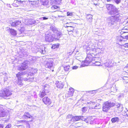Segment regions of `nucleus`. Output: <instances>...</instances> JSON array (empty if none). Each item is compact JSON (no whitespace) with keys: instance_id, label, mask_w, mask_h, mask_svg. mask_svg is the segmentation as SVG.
<instances>
[{"instance_id":"nucleus-61","label":"nucleus","mask_w":128,"mask_h":128,"mask_svg":"<svg viewBox=\"0 0 128 128\" xmlns=\"http://www.w3.org/2000/svg\"><path fill=\"white\" fill-rule=\"evenodd\" d=\"M107 2L111 1L112 0H106Z\"/></svg>"},{"instance_id":"nucleus-32","label":"nucleus","mask_w":128,"mask_h":128,"mask_svg":"<svg viewBox=\"0 0 128 128\" xmlns=\"http://www.w3.org/2000/svg\"><path fill=\"white\" fill-rule=\"evenodd\" d=\"M111 92H116L117 90V89L116 88L115 86L114 87H111Z\"/></svg>"},{"instance_id":"nucleus-58","label":"nucleus","mask_w":128,"mask_h":128,"mask_svg":"<svg viewBox=\"0 0 128 128\" xmlns=\"http://www.w3.org/2000/svg\"><path fill=\"white\" fill-rule=\"evenodd\" d=\"M127 78H128V77H124L123 78V79L124 80H125Z\"/></svg>"},{"instance_id":"nucleus-50","label":"nucleus","mask_w":128,"mask_h":128,"mask_svg":"<svg viewBox=\"0 0 128 128\" xmlns=\"http://www.w3.org/2000/svg\"><path fill=\"white\" fill-rule=\"evenodd\" d=\"M122 46H123L125 48L128 47V43H126L123 45H122Z\"/></svg>"},{"instance_id":"nucleus-13","label":"nucleus","mask_w":128,"mask_h":128,"mask_svg":"<svg viewBox=\"0 0 128 128\" xmlns=\"http://www.w3.org/2000/svg\"><path fill=\"white\" fill-rule=\"evenodd\" d=\"M107 22L108 24L109 25H111L112 24H114L115 22L113 16H111L108 17L107 19Z\"/></svg>"},{"instance_id":"nucleus-18","label":"nucleus","mask_w":128,"mask_h":128,"mask_svg":"<svg viewBox=\"0 0 128 128\" xmlns=\"http://www.w3.org/2000/svg\"><path fill=\"white\" fill-rule=\"evenodd\" d=\"M32 116L29 114L28 112H26L24 113V114L22 116V118L23 119H26L27 118H30Z\"/></svg>"},{"instance_id":"nucleus-31","label":"nucleus","mask_w":128,"mask_h":128,"mask_svg":"<svg viewBox=\"0 0 128 128\" xmlns=\"http://www.w3.org/2000/svg\"><path fill=\"white\" fill-rule=\"evenodd\" d=\"M17 83L20 86L22 85V80L21 79H18L17 81Z\"/></svg>"},{"instance_id":"nucleus-11","label":"nucleus","mask_w":128,"mask_h":128,"mask_svg":"<svg viewBox=\"0 0 128 128\" xmlns=\"http://www.w3.org/2000/svg\"><path fill=\"white\" fill-rule=\"evenodd\" d=\"M74 91V89L72 88H70L69 89V91L66 94V96L67 97H71L72 96L73 94V93Z\"/></svg>"},{"instance_id":"nucleus-2","label":"nucleus","mask_w":128,"mask_h":128,"mask_svg":"<svg viewBox=\"0 0 128 128\" xmlns=\"http://www.w3.org/2000/svg\"><path fill=\"white\" fill-rule=\"evenodd\" d=\"M12 94L10 90L7 88H5L0 92V96L5 99H8Z\"/></svg>"},{"instance_id":"nucleus-37","label":"nucleus","mask_w":128,"mask_h":128,"mask_svg":"<svg viewBox=\"0 0 128 128\" xmlns=\"http://www.w3.org/2000/svg\"><path fill=\"white\" fill-rule=\"evenodd\" d=\"M70 68V66L68 65L64 67V70L66 71H68Z\"/></svg>"},{"instance_id":"nucleus-53","label":"nucleus","mask_w":128,"mask_h":128,"mask_svg":"<svg viewBox=\"0 0 128 128\" xmlns=\"http://www.w3.org/2000/svg\"><path fill=\"white\" fill-rule=\"evenodd\" d=\"M123 96V94H121V93L118 94V96L119 98H120L121 97Z\"/></svg>"},{"instance_id":"nucleus-33","label":"nucleus","mask_w":128,"mask_h":128,"mask_svg":"<svg viewBox=\"0 0 128 128\" xmlns=\"http://www.w3.org/2000/svg\"><path fill=\"white\" fill-rule=\"evenodd\" d=\"M67 28L68 31L71 32L73 30L74 27L73 26H71L70 27H67Z\"/></svg>"},{"instance_id":"nucleus-5","label":"nucleus","mask_w":128,"mask_h":128,"mask_svg":"<svg viewBox=\"0 0 128 128\" xmlns=\"http://www.w3.org/2000/svg\"><path fill=\"white\" fill-rule=\"evenodd\" d=\"M54 38V35L50 32L45 34V40L49 42H52Z\"/></svg>"},{"instance_id":"nucleus-28","label":"nucleus","mask_w":128,"mask_h":128,"mask_svg":"<svg viewBox=\"0 0 128 128\" xmlns=\"http://www.w3.org/2000/svg\"><path fill=\"white\" fill-rule=\"evenodd\" d=\"M22 2L21 0L20 1H18V0H15L14 1V2L13 4V5L14 6L16 7H18V5L17 4H15V3H17V4H18L19 2L20 3H22Z\"/></svg>"},{"instance_id":"nucleus-25","label":"nucleus","mask_w":128,"mask_h":128,"mask_svg":"<svg viewBox=\"0 0 128 128\" xmlns=\"http://www.w3.org/2000/svg\"><path fill=\"white\" fill-rule=\"evenodd\" d=\"M119 121V119L118 117L113 118L111 119V121L113 123H114L115 122H118Z\"/></svg>"},{"instance_id":"nucleus-19","label":"nucleus","mask_w":128,"mask_h":128,"mask_svg":"<svg viewBox=\"0 0 128 128\" xmlns=\"http://www.w3.org/2000/svg\"><path fill=\"white\" fill-rule=\"evenodd\" d=\"M106 6L107 9L110 11L115 6L112 4H106Z\"/></svg>"},{"instance_id":"nucleus-26","label":"nucleus","mask_w":128,"mask_h":128,"mask_svg":"<svg viewBox=\"0 0 128 128\" xmlns=\"http://www.w3.org/2000/svg\"><path fill=\"white\" fill-rule=\"evenodd\" d=\"M42 4L44 6H46L48 4V0H41Z\"/></svg>"},{"instance_id":"nucleus-29","label":"nucleus","mask_w":128,"mask_h":128,"mask_svg":"<svg viewBox=\"0 0 128 128\" xmlns=\"http://www.w3.org/2000/svg\"><path fill=\"white\" fill-rule=\"evenodd\" d=\"M23 72H19L16 74V76L18 78V79H21V76L23 74Z\"/></svg>"},{"instance_id":"nucleus-48","label":"nucleus","mask_w":128,"mask_h":128,"mask_svg":"<svg viewBox=\"0 0 128 128\" xmlns=\"http://www.w3.org/2000/svg\"><path fill=\"white\" fill-rule=\"evenodd\" d=\"M72 116L71 115V114H68V116H67V118H68V119H71V118H72Z\"/></svg>"},{"instance_id":"nucleus-34","label":"nucleus","mask_w":128,"mask_h":128,"mask_svg":"<svg viewBox=\"0 0 128 128\" xmlns=\"http://www.w3.org/2000/svg\"><path fill=\"white\" fill-rule=\"evenodd\" d=\"M18 29L21 33H22L24 31V28L23 26L20 27L18 28Z\"/></svg>"},{"instance_id":"nucleus-57","label":"nucleus","mask_w":128,"mask_h":128,"mask_svg":"<svg viewBox=\"0 0 128 128\" xmlns=\"http://www.w3.org/2000/svg\"><path fill=\"white\" fill-rule=\"evenodd\" d=\"M4 127V125L3 124H0V128H3Z\"/></svg>"},{"instance_id":"nucleus-24","label":"nucleus","mask_w":128,"mask_h":128,"mask_svg":"<svg viewBox=\"0 0 128 128\" xmlns=\"http://www.w3.org/2000/svg\"><path fill=\"white\" fill-rule=\"evenodd\" d=\"M36 57L35 56L31 57L30 59L29 62L31 63H33L35 62L36 60Z\"/></svg>"},{"instance_id":"nucleus-14","label":"nucleus","mask_w":128,"mask_h":128,"mask_svg":"<svg viewBox=\"0 0 128 128\" xmlns=\"http://www.w3.org/2000/svg\"><path fill=\"white\" fill-rule=\"evenodd\" d=\"M119 10L115 6L111 10V11L110 12V14L111 15L116 14H118Z\"/></svg>"},{"instance_id":"nucleus-23","label":"nucleus","mask_w":128,"mask_h":128,"mask_svg":"<svg viewBox=\"0 0 128 128\" xmlns=\"http://www.w3.org/2000/svg\"><path fill=\"white\" fill-rule=\"evenodd\" d=\"M92 15L90 14H88L86 16L87 20L90 22H91L92 20Z\"/></svg>"},{"instance_id":"nucleus-1","label":"nucleus","mask_w":128,"mask_h":128,"mask_svg":"<svg viewBox=\"0 0 128 128\" xmlns=\"http://www.w3.org/2000/svg\"><path fill=\"white\" fill-rule=\"evenodd\" d=\"M94 40H91L84 46V48L86 50L87 57L86 60L82 62V64L80 66L81 67L88 66L89 63L92 61L93 55H95L94 53L96 51L95 46L92 45V43Z\"/></svg>"},{"instance_id":"nucleus-41","label":"nucleus","mask_w":128,"mask_h":128,"mask_svg":"<svg viewBox=\"0 0 128 128\" xmlns=\"http://www.w3.org/2000/svg\"><path fill=\"white\" fill-rule=\"evenodd\" d=\"M87 108L84 107L82 108V110L83 112H84L87 110Z\"/></svg>"},{"instance_id":"nucleus-55","label":"nucleus","mask_w":128,"mask_h":128,"mask_svg":"<svg viewBox=\"0 0 128 128\" xmlns=\"http://www.w3.org/2000/svg\"><path fill=\"white\" fill-rule=\"evenodd\" d=\"M58 7L56 6H52V9L54 8V9H56L58 8Z\"/></svg>"},{"instance_id":"nucleus-46","label":"nucleus","mask_w":128,"mask_h":128,"mask_svg":"<svg viewBox=\"0 0 128 128\" xmlns=\"http://www.w3.org/2000/svg\"><path fill=\"white\" fill-rule=\"evenodd\" d=\"M15 128H24V126L23 125H20L19 126H16Z\"/></svg>"},{"instance_id":"nucleus-43","label":"nucleus","mask_w":128,"mask_h":128,"mask_svg":"<svg viewBox=\"0 0 128 128\" xmlns=\"http://www.w3.org/2000/svg\"><path fill=\"white\" fill-rule=\"evenodd\" d=\"M16 26L20 24L21 23V22L19 20H16Z\"/></svg>"},{"instance_id":"nucleus-6","label":"nucleus","mask_w":128,"mask_h":128,"mask_svg":"<svg viewBox=\"0 0 128 128\" xmlns=\"http://www.w3.org/2000/svg\"><path fill=\"white\" fill-rule=\"evenodd\" d=\"M53 63V60L51 59L46 60L44 62L46 67L50 68L52 67Z\"/></svg>"},{"instance_id":"nucleus-45","label":"nucleus","mask_w":128,"mask_h":128,"mask_svg":"<svg viewBox=\"0 0 128 128\" xmlns=\"http://www.w3.org/2000/svg\"><path fill=\"white\" fill-rule=\"evenodd\" d=\"M30 4H31L33 5H35L36 4V2L35 1H30L29 2Z\"/></svg>"},{"instance_id":"nucleus-62","label":"nucleus","mask_w":128,"mask_h":128,"mask_svg":"<svg viewBox=\"0 0 128 128\" xmlns=\"http://www.w3.org/2000/svg\"><path fill=\"white\" fill-rule=\"evenodd\" d=\"M35 70V72H34V73H36L37 72V70L36 69Z\"/></svg>"},{"instance_id":"nucleus-59","label":"nucleus","mask_w":128,"mask_h":128,"mask_svg":"<svg viewBox=\"0 0 128 128\" xmlns=\"http://www.w3.org/2000/svg\"><path fill=\"white\" fill-rule=\"evenodd\" d=\"M125 68L128 71V66H127L125 67Z\"/></svg>"},{"instance_id":"nucleus-22","label":"nucleus","mask_w":128,"mask_h":128,"mask_svg":"<svg viewBox=\"0 0 128 128\" xmlns=\"http://www.w3.org/2000/svg\"><path fill=\"white\" fill-rule=\"evenodd\" d=\"M34 78H30L29 77L28 78H24L23 79L24 80H26L28 82H33L34 80Z\"/></svg>"},{"instance_id":"nucleus-27","label":"nucleus","mask_w":128,"mask_h":128,"mask_svg":"<svg viewBox=\"0 0 128 128\" xmlns=\"http://www.w3.org/2000/svg\"><path fill=\"white\" fill-rule=\"evenodd\" d=\"M73 23L72 22L69 23L67 22L66 24H65L64 25V26L66 28H67L70 27L71 26H73Z\"/></svg>"},{"instance_id":"nucleus-10","label":"nucleus","mask_w":128,"mask_h":128,"mask_svg":"<svg viewBox=\"0 0 128 128\" xmlns=\"http://www.w3.org/2000/svg\"><path fill=\"white\" fill-rule=\"evenodd\" d=\"M88 104L89 105L88 107L90 109H99L100 108V107L99 106L94 105L95 104V103L94 102H90L89 103H88Z\"/></svg>"},{"instance_id":"nucleus-47","label":"nucleus","mask_w":128,"mask_h":128,"mask_svg":"<svg viewBox=\"0 0 128 128\" xmlns=\"http://www.w3.org/2000/svg\"><path fill=\"white\" fill-rule=\"evenodd\" d=\"M82 125V124L81 123H77L76 126L78 127H79Z\"/></svg>"},{"instance_id":"nucleus-20","label":"nucleus","mask_w":128,"mask_h":128,"mask_svg":"<svg viewBox=\"0 0 128 128\" xmlns=\"http://www.w3.org/2000/svg\"><path fill=\"white\" fill-rule=\"evenodd\" d=\"M56 86L58 88H62L64 86L63 84L61 82H56Z\"/></svg>"},{"instance_id":"nucleus-4","label":"nucleus","mask_w":128,"mask_h":128,"mask_svg":"<svg viewBox=\"0 0 128 128\" xmlns=\"http://www.w3.org/2000/svg\"><path fill=\"white\" fill-rule=\"evenodd\" d=\"M124 30H122L120 32L121 34H123L124 32V36H119L118 37V40L120 42H122L124 40H123V39L125 38L128 40V32L124 31Z\"/></svg>"},{"instance_id":"nucleus-15","label":"nucleus","mask_w":128,"mask_h":128,"mask_svg":"<svg viewBox=\"0 0 128 128\" xmlns=\"http://www.w3.org/2000/svg\"><path fill=\"white\" fill-rule=\"evenodd\" d=\"M83 116H73L70 120V121L74 122V121H76L78 120H82V118H83Z\"/></svg>"},{"instance_id":"nucleus-8","label":"nucleus","mask_w":128,"mask_h":128,"mask_svg":"<svg viewBox=\"0 0 128 128\" xmlns=\"http://www.w3.org/2000/svg\"><path fill=\"white\" fill-rule=\"evenodd\" d=\"M28 62L26 61L22 63L21 66L18 68L19 70H26L28 67Z\"/></svg>"},{"instance_id":"nucleus-42","label":"nucleus","mask_w":128,"mask_h":128,"mask_svg":"<svg viewBox=\"0 0 128 128\" xmlns=\"http://www.w3.org/2000/svg\"><path fill=\"white\" fill-rule=\"evenodd\" d=\"M12 30V29H10L9 28H6V30L8 32L10 33L11 31Z\"/></svg>"},{"instance_id":"nucleus-52","label":"nucleus","mask_w":128,"mask_h":128,"mask_svg":"<svg viewBox=\"0 0 128 128\" xmlns=\"http://www.w3.org/2000/svg\"><path fill=\"white\" fill-rule=\"evenodd\" d=\"M48 19V18H47L46 17H43L41 18H40V20H47Z\"/></svg>"},{"instance_id":"nucleus-39","label":"nucleus","mask_w":128,"mask_h":128,"mask_svg":"<svg viewBox=\"0 0 128 128\" xmlns=\"http://www.w3.org/2000/svg\"><path fill=\"white\" fill-rule=\"evenodd\" d=\"M59 46V45L58 44H54L52 45V49H54L56 48H58Z\"/></svg>"},{"instance_id":"nucleus-54","label":"nucleus","mask_w":128,"mask_h":128,"mask_svg":"<svg viewBox=\"0 0 128 128\" xmlns=\"http://www.w3.org/2000/svg\"><path fill=\"white\" fill-rule=\"evenodd\" d=\"M11 126V124H9L8 125H7L5 128H10Z\"/></svg>"},{"instance_id":"nucleus-9","label":"nucleus","mask_w":128,"mask_h":128,"mask_svg":"<svg viewBox=\"0 0 128 128\" xmlns=\"http://www.w3.org/2000/svg\"><path fill=\"white\" fill-rule=\"evenodd\" d=\"M49 87V86L48 85L46 84L44 85V89L40 93V98H42L46 95L45 91L47 90V88H48Z\"/></svg>"},{"instance_id":"nucleus-12","label":"nucleus","mask_w":128,"mask_h":128,"mask_svg":"<svg viewBox=\"0 0 128 128\" xmlns=\"http://www.w3.org/2000/svg\"><path fill=\"white\" fill-rule=\"evenodd\" d=\"M42 101L46 104H50L52 103L51 100L48 97H45L42 99Z\"/></svg>"},{"instance_id":"nucleus-16","label":"nucleus","mask_w":128,"mask_h":128,"mask_svg":"<svg viewBox=\"0 0 128 128\" xmlns=\"http://www.w3.org/2000/svg\"><path fill=\"white\" fill-rule=\"evenodd\" d=\"M113 16L114 18L115 22L120 21L122 18L121 16H120V14H117L116 15Z\"/></svg>"},{"instance_id":"nucleus-40","label":"nucleus","mask_w":128,"mask_h":128,"mask_svg":"<svg viewBox=\"0 0 128 128\" xmlns=\"http://www.w3.org/2000/svg\"><path fill=\"white\" fill-rule=\"evenodd\" d=\"M10 23L11 24V25L12 26H16V21L12 22H10Z\"/></svg>"},{"instance_id":"nucleus-30","label":"nucleus","mask_w":128,"mask_h":128,"mask_svg":"<svg viewBox=\"0 0 128 128\" xmlns=\"http://www.w3.org/2000/svg\"><path fill=\"white\" fill-rule=\"evenodd\" d=\"M10 34L13 36H16V31L13 29H12L11 30Z\"/></svg>"},{"instance_id":"nucleus-17","label":"nucleus","mask_w":128,"mask_h":128,"mask_svg":"<svg viewBox=\"0 0 128 128\" xmlns=\"http://www.w3.org/2000/svg\"><path fill=\"white\" fill-rule=\"evenodd\" d=\"M6 113L4 109L2 107H0V117H3L5 116Z\"/></svg>"},{"instance_id":"nucleus-49","label":"nucleus","mask_w":128,"mask_h":128,"mask_svg":"<svg viewBox=\"0 0 128 128\" xmlns=\"http://www.w3.org/2000/svg\"><path fill=\"white\" fill-rule=\"evenodd\" d=\"M95 64L96 66H99L100 64V63L99 62H96Z\"/></svg>"},{"instance_id":"nucleus-36","label":"nucleus","mask_w":128,"mask_h":128,"mask_svg":"<svg viewBox=\"0 0 128 128\" xmlns=\"http://www.w3.org/2000/svg\"><path fill=\"white\" fill-rule=\"evenodd\" d=\"M55 33L56 34L57 36H60V35H61L62 34L61 32L60 31V30H57V31Z\"/></svg>"},{"instance_id":"nucleus-56","label":"nucleus","mask_w":128,"mask_h":128,"mask_svg":"<svg viewBox=\"0 0 128 128\" xmlns=\"http://www.w3.org/2000/svg\"><path fill=\"white\" fill-rule=\"evenodd\" d=\"M78 68V66H74L72 67L73 69H76L77 68Z\"/></svg>"},{"instance_id":"nucleus-7","label":"nucleus","mask_w":128,"mask_h":128,"mask_svg":"<svg viewBox=\"0 0 128 128\" xmlns=\"http://www.w3.org/2000/svg\"><path fill=\"white\" fill-rule=\"evenodd\" d=\"M82 120L85 121L87 123L92 124H93V121H94V119H93L92 116L88 118L83 117Z\"/></svg>"},{"instance_id":"nucleus-51","label":"nucleus","mask_w":128,"mask_h":128,"mask_svg":"<svg viewBox=\"0 0 128 128\" xmlns=\"http://www.w3.org/2000/svg\"><path fill=\"white\" fill-rule=\"evenodd\" d=\"M67 16H72V12H67Z\"/></svg>"},{"instance_id":"nucleus-21","label":"nucleus","mask_w":128,"mask_h":128,"mask_svg":"<svg viewBox=\"0 0 128 128\" xmlns=\"http://www.w3.org/2000/svg\"><path fill=\"white\" fill-rule=\"evenodd\" d=\"M117 106L119 111H122L123 110V107L122 104H118L117 105Z\"/></svg>"},{"instance_id":"nucleus-63","label":"nucleus","mask_w":128,"mask_h":128,"mask_svg":"<svg viewBox=\"0 0 128 128\" xmlns=\"http://www.w3.org/2000/svg\"><path fill=\"white\" fill-rule=\"evenodd\" d=\"M94 40V41H93V42H92V44H93V45H94V44H93V43H93V42H94V40Z\"/></svg>"},{"instance_id":"nucleus-60","label":"nucleus","mask_w":128,"mask_h":128,"mask_svg":"<svg viewBox=\"0 0 128 128\" xmlns=\"http://www.w3.org/2000/svg\"><path fill=\"white\" fill-rule=\"evenodd\" d=\"M73 52H70L69 53H70V54H71Z\"/></svg>"},{"instance_id":"nucleus-35","label":"nucleus","mask_w":128,"mask_h":128,"mask_svg":"<svg viewBox=\"0 0 128 128\" xmlns=\"http://www.w3.org/2000/svg\"><path fill=\"white\" fill-rule=\"evenodd\" d=\"M51 28L52 30L54 33L57 31V30H58L56 29L55 27L52 26L51 27Z\"/></svg>"},{"instance_id":"nucleus-38","label":"nucleus","mask_w":128,"mask_h":128,"mask_svg":"<svg viewBox=\"0 0 128 128\" xmlns=\"http://www.w3.org/2000/svg\"><path fill=\"white\" fill-rule=\"evenodd\" d=\"M54 3L56 4H59L61 2V0H55Z\"/></svg>"},{"instance_id":"nucleus-44","label":"nucleus","mask_w":128,"mask_h":128,"mask_svg":"<svg viewBox=\"0 0 128 128\" xmlns=\"http://www.w3.org/2000/svg\"><path fill=\"white\" fill-rule=\"evenodd\" d=\"M115 2L117 4H118L121 2V0H114Z\"/></svg>"},{"instance_id":"nucleus-3","label":"nucleus","mask_w":128,"mask_h":128,"mask_svg":"<svg viewBox=\"0 0 128 128\" xmlns=\"http://www.w3.org/2000/svg\"><path fill=\"white\" fill-rule=\"evenodd\" d=\"M114 104L111 102H105L103 104L102 110L104 112H106L110 109L112 107L114 106Z\"/></svg>"},{"instance_id":"nucleus-64","label":"nucleus","mask_w":128,"mask_h":128,"mask_svg":"<svg viewBox=\"0 0 128 128\" xmlns=\"http://www.w3.org/2000/svg\"><path fill=\"white\" fill-rule=\"evenodd\" d=\"M126 86H127V87H128V86H127V85H126Z\"/></svg>"}]
</instances>
